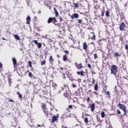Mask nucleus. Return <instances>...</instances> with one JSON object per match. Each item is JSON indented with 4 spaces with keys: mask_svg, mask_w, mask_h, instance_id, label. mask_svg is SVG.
I'll return each mask as SVG.
<instances>
[{
    "mask_svg": "<svg viewBox=\"0 0 128 128\" xmlns=\"http://www.w3.org/2000/svg\"><path fill=\"white\" fill-rule=\"evenodd\" d=\"M68 60V56L66 54H65L63 56V60L64 62H66Z\"/></svg>",
    "mask_w": 128,
    "mask_h": 128,
    "instance_id": "nucleus-18",
    "label": "nucleus"
},
{
    "mask_svg": "<svg viewBox=\"0 0 128 128\" xmlns=\"http://www.w3.org/2000/svg\"><path fill=\"white\" fill-rule=\"evenodd\" d=\"M57 56H58V58H60V56H58V55H57Z\"/></svg>",
    "mask_w": 128,
    "mask_h": 128,
    "instance_id": "nucleus-57",
    "label": "nucleus"
},
{
    "mask_svg": "<svg viewBox=\"0 0 128 128\" xmlns=\"http://www.w3.org/2000/svg\"><path fill=\"white\" fill-rule=\"evenodd\" d=\"M10 102H14V100L10 99Z\"/></svg>",
    "mask_w": 128,
    "mask_h": 128,
    "instance_id": "nucleus-48",
    "label": "nucleus"
},
{
    "mask_svg": "<svg viewBox=\"0 0 128 128\" xmlns=\"http://www.w3.org/2000/svg\"><path fill=\"white\" fill-rule=\"evenodd\" d=\"M73 4H74V6L75 8H79L80 6H78V4H76L74 2H73Z\"/></svg>",
    "mask_w": 128,
    "mask_h": 128,
    "instance_id": "nucleus-28",
    "label": "nucleus"
},
{
    "mask_svg": "<svg viewBox=\"0 0 128 128\" xmlns=\"http://www.w3.org/2000/svg\"><path fill=\"white\" fill-rule=\"evenodd\" d=\"M90 97H88L86 100L87 102H90Z\"/></svg>",
    "mask_w": 128,
    "mask_h": 128,
    "instance_id": "nucleus-46",
    "label": "nucleus"
},
{
    "mask_svg": "<svg viewBox=\"0 0 128 128\" xmlns=\"http://www.w3.org/2000/svg\"><path fill=\"white\" fill-rule=\"evenodd\" d=\"M92 74H95L96 72H92Z\"/></svg>",
    "mask_w": 128,
    "mask_h": 128,
    "instance_id": "nucleus-50",
    "label": "nucleus"
},
{
    "mask_svg": "<svg viewBox=\"0 0 128 128\" xmlns=\"http://www.w3.org/2000/svg\"><path fill=\"white\" fill-rule=\"evenodd\" d=\"M60 69L61 70H64V68H60Z\"/></svg>",
    "mask_w": 128,
    "mask_h": 128,
    "instance_id": "nucleus-52",
    "label": "nucleus"
},
{
    "mask_svg": "<svg viewBox=\"0 0 128 128\" xmlns=\"http://www.w3.org/2000/svg\"><path fill=\"white\" fill-rule=\"evenodd\" d=\"M92 84H94L96 82V81L94 80V78H92Z\"/></svg>",
    "mask_w": 128,
    "mask_h": 128,
    "instance_id": "nucleus-35",
    "label": "nucleus"
},
{
    "mask_svg": "<svg viewBox=\"0 0 128 128\" xmlns=\"http://www.w3.org/2000/svg\"><path fill=\"white\" fill-rule=\"evenodd\" d=\"M104 16V11L102 12V16Z\"/></svg>",
    "mask_w": 128,
    "mask_h": 128,
    "instance_id": "nucleus-39",
    "label": "nucleus"
},
{
    "mask_svg": "<svg viewBox=\"0 0 128 128\" xmlns=\"http://www.w3.org/2000/svg\"><path fill=\"white\" fill-rule=\"evenodd\" d=\"M125 48H126V50H128V44H126V45H125Z\"/></svg>",
    "mask_w": 128,
    "mask_h": 128,
    "instance_id": "nucleus-37",
    "label": "nucleus"
},
{
    "mask_svg": "<svg viewBox=\"0 0 128 128\" xmlns=\"http://www.w3.org/2000/svg\"><path fill=\"white\" fill-rule=\"evenodd\" d=\"M68 108H72V105L68 106Z\"/></svg>",
    "mask_w": 128,
    "mask_h": 128,
    "instance_id": "nucleus-42",
    "label": "nucleus"
},
{
    "mask_svg": "<svg viewBox=\"0 0 128 128\" xmlns=\"http://www.w3.org/2000/svg\"><path fill=\"white\" fill-rule=\"evenodd\" d=\"M83 48L84 50H88V44H86V42H84L83 44Z\"/></svg>",
    "mask_w": 128,
    "mask_h": 128,
    "instance_id": "nucleus-12",
    "label": "nucleus"
},
{
    "mask_svg": "<svg viewBox=\"0 0 128 128\" xmlns=\"http://www.w3.org/2000/svg\"><path fill=\"white\" fill-rule=\"evenodd\" d=\"M46 60H43L41 62V66H44V64H46Z\"/></svg>",
    "mask_w": 128,
    "mask_h": 128,
    "instance_id": "nucleus-26",
    "label": "nucleus"
},
{
    "mask_svg": "<svg viewBox=\"0 0 128 128\" xmlns=\"http://www.w3.org/2000/svg\"><path fill=\"white\" fill-rule=\"evenodd\" d=\"M84 120V122H86V124L88 123V118H85Z\"/></svg>",
    "mask_w": 128,
    "mask_h": 128,
    "instance_id": "nucleus-27",
    "label": "nucleus"
},
{
    "mask_svg": "<svg viewBox=\"0 0 128 128\" xmlns=\"http://www.w3.org/2000/svg\"><path fill=\"white\" fill-rule=\"evenodd\" d=\"M90 108H91V112H94V109L96 108V104H92L90 105Z\"/></svg>",
    "mask_w": 128,
    "mask_h": 128,
    "instance_id": "nucleus-10",
    "label": "nucleus"
},
{
    "mask_svg": "<svg viewBox=\"0 0 128 128\" xmlns=\"http://www.w3.org/2000/svg\"><path fill=\"white\" fill-rule=\"evenodd\" d=\"M33 42H34V44H37V46L38 48H40L42 46V43L39 42L38 43L37 40H32Z\"/></svg>",
    "mask_w": 128,
    "mask_h": 128,
    "instance_id": "nucleus-4",
    "label": "nucleus"
},
{
    "mask_svg": "<svg viewBox=\"0 0 128 128\" xmlns=\"http://www.w3.org/2000/svg\"><path fill=\"white\" fill-rule=\"evenodd\" d=\"M98 84H95V85L94 86V90L96 92H98Z\"/></svg>",
    "mask_w": 128,
    "mask_h": 128,
    "instance_id": "nucleus-17",
    "label": "nucleus"
},
{
    "mask_svg": "<svg viewBox=\"0 0 128 128\" xmlns=\"http://www.w3.org/2000/svg\"><path fill=\"white\" fill-rule=\"evenodd\" d=\"M126 26V24L124 22L121 23L120 26V30H124V27Z\"/></svg>",
    "mask_w": 128,
    "mask_h": 128,
    "instance_id": "nucleus-6",
    "label": "nucleus"
},
{
    "mask_svg": "<svg viewBox=\"0 0 128 128\" xmlns=\"http://www.w3.org/2000/svg\"><path fill=\"white\" fill-rule=\"evenodd\" d=\"M12 60L14 66H16V62H17L16 59V58H12Z\"/></svg>",
    "mask_w": 128,
    "mask_h": 128,
    "instance_id": "nucleus-14",
    "label": "nucleus"
},
{
    "mask_svg": "<svg viewBox=\"0 0 128 128\" xmlns=\"http://www.w3.org/2000/svg\"><path fill=\"white\" fill-rule=\"evenodd\" d=\"M81 106H84V108H86V106H84V104H82Z\"/></svg>",
    "mask_w": 128,
    "mask_h": 128,
    "instance_id": "nucleus-51",
    "label": "nucleus"
},
{
    "mask_svg": "<svg viewBox=\"0 0 128 128\" xmlns=\"http://www.w3.org/2000/svg\"><path fill=\"white\" fill-rule=\"evenodd\" d=\"M2 40H6V39H4V38H2Z\"/></svg>",
    "mask_w": 128,
    "mask_h": 128,
    "instance_id": "nucleus-55",
    "label": "nucleus"
},
{
    "mask_svg": "<svg viewBox=\"0 0 128 128\" xmlns=\"http://www.w3.org/2000/svg\"><path fill=\"white\" fill-rule=\"evenodd\" d=\"M76 66L78 70H82V65L81 63L80 64L76 63Z\"/></svg>",
    "mask_w": 128,
    "mask_h": 128,
    "instance_id": "nucleus-7",
    "label": "nucleus"
},
{
    "mask_svg": "<svg viewBox=\"0 0 128 128\" xmlns=\"http://www.w3.org/2000/svg\"><path fill=\"white\" fill-rule=\"evenodd\" d=\"M78 14H74L72 16H71L72 20H74V18H78Z\"/></svg>",
    "mask_w": 128,
    "mask_h": 128,
    "instance_id": "nucleus-9",
    "label": "nucleus"
},
{
    "mask_svg": "<svg viewBox=\"0 0 128 128\" xmlns=\"http://www.w3.org/2000/svg\"><path fill=\"white\" fill-rule=\"evenodd\" d=\"M73 106H74L75 108H78V107H76V106H74V105Z\"/></svg>",
    "mask_w": 128,
    "mask_h": 128,
    "instance_id": "nucleus-54",
    "label": "nucleus"
},
{
    "mask_svg": "<svg viewBox=\"0 0 128 128\" xmlns=\"http://www.w3.org/2000/svg\"><path fill=\"white\" fill-rule=\"evenodd\" d=\"M60 72H62V71H60Z\"/></svg>",
    "mask_w": 128,
    "mask_h": 128,
    "instance_id": "nucleus-58",
    "label": "nucleus"
},
{
    "mask_svg": "<svg viewBox=\"0 0 128 128\" xmlns=\"http://www.w3.org/2000/svg\"><path fill=\"white\" fill-rule=\"evenodd\" d=\"M93 94H98V92H93Z\"/></svg>",
    "mask_w": 128,
    "mask_h": 128,
    "instance_id": "nucleus-49",
    "label": "nucleus"
},
{
    "mask_svg": "<svg viewBox=\"0 0 128 128\" xmlns=\"http://www.w3.org/2000/svg\"><path fill=\"white\" fill-rule=\"evenodd\" d=\"M28 64L30 68H32V61H29L28 62Z\"/></svg>",
    "mask_w": 128,
    "mask_h": 128,
    "instance_id": "nucleus-30",
    "label": "nucleus"
},
{
    "mask_svg": "<svg viewBox=\"0 0 128 128\" xmlns=\"http://www.w3.org/2000/svg\"><path fill=\"white\" fill-rule=\"evenodd\" d=\"M115 56H120V54L118 52L115 53Z\"/></svg>",
    "mask_w": 128,
    "mask_h": 128,
    "instance_id": "nucleus-29",
    "label": "nucleus"
},
{
    "mask_svg": "<svg viewBox=\"0 0 128 128\" xmlns=\"http://www.w3.org/2000/svg\"><path fill=\"white\" fill-rule=\"evenodd\" d=\"M92 34L94 35L91 38V40H96V35L94 34V32H92Z\"/></svg>",
    "mask_w": 128,
    "mask_h": 128,
    "instance_id": "nucleus-21",
    "label": "nucleus"
},
{
    "mask_svg": "<svg viewBox=\"0 0 128 128\" xmlns=\"http://www.w3.org/2000/svg\"><path fill=\"white\" fill-rule=\"evenodd\" d=\"M77 74H78V76H80V74L81 76H84V71L82 70L81 72H77Z\"/></svg>",
    "mask_w": 128,
    "mask_h": 128,
    "instance_id": "nucleus-16",
    "label": "nucleus"
},
{
    "mask_svg": "<svg viewBox=\"0 0 128 128\" xmlns=\"http://www.w3.org/2000/svg\"><path fill=\"white\" fill-rule=\"evenodd\" d=\"M64 52L66 53V54H68V50H65L64 51Z\"/></svg>",
    "mask_w": 128,
    "mask_h": 128,
    "instance_id": "nucleus-44",
    "label": "nucleus"
},
{
    "mask_svg": "<svg viewBox=\"0 0 128 128\" xmlns=\"http://www.w3.org/2000/svg\"><path fill=\"white\" fill-rule=\"evenodd\" d=\"M98 58L96 54H94V59L96 60Z\"/></svg>",
    "mask_w": 128,
    "mask_h": 128,
    "instance_id": "nucleus-33",
    "label": "nucleus"
},
{
    "mask_svg": "<svg viewBox=\"0 0 128 128\" xmlns=\"http://www.w3.org/2000/svg\"><path fill=\"white\" fill-rule=\"evenodd\" d=\"M38 14H42V12L38 11Z\"/></svg>",
    "mask_w": 128,
    "mask_h": 128,
    "instance_id": "nucleus-53",
    "label": "nucleus"
},
{
    "mask_svg": "<svg viewBox=\"0 0 128 128\" xmlns=\"http://www.w3.org/2000/svg\"><path fill=\"white\" fill-rule=\"evenodd\" d=\"M43 110L44 112V113L45 114V116L48 118V110H46V105L44 104L43 105Z\"/></svg>",
    "mask_w": 128,
    "mask_h": 128,
    "instance_id": "nucleus-5",
    "label": "nucleus"
},
{
    "mask_svg": "<svg viewBox=\"0 0 128 128\" xmlns=\"http://www.w3.org/2000/svg\"><path fill=\"white\" fill-rule=\"evenodd\" d=\"M88 66L89 68H92V66H90V64H88Z\"/></svg>",
    "mask_w": 128,
    "mask_h": 128,
    "instance_id": "nucleus-40",
    "label": "nucleus"
},
{
    "mask_svg": "<svg viewBox=\"0 0 128 128\" xmlns=\"http://www.w3.org/2000/svg\"><path fill=\"white\" fill-rule=\"evenodd\" d=\"M99 46H102V40H99L98 42Z\"/></svg>",
    "mask_w": 128,
    "mask_h": 128,
    "instance_id": "nucleus-32",
    "label": "nucleus"
},
{
    "mask_svg": "<svg viewBox=\"0 0 128 128\" xmlns=\"http://www.w3.org/2000/svg\"><path fill=\"white\" fill-rule=\"evenodd\" d=\"M18 128H20V127L18 126Z\"/></svg>",
    "mask_w": 128,
    "mask_h": 128,
    "instance_id": "nucleus-59",
    "label": "nucleus"
},
{
    "mask_svg": "<svg viewBox=\"0 0 128 128\" xmlns=\"http://www.w3.org/2000/svg\"><path fill=\"white\" fill-rule=\"evenodd\" d=\"M64 96H65V98H70V94L68 93L64 92Z\"/></svg>",
    "mask_w": 128,
    "mask_h": 128,
    "instance_id": "nucleus-19",
    "label": "nucleus"
},
{
    "mask_svg": "<svg viewBox=\"0 0 128 128\" xmlns=\"http://www.w3.org/2000/svg\"><path fill=\"white\" fill-rule=\"evenodd\" d=\"M106 16L107 18H108L110 16V11H108V10L106 11Z\"/></svg>",
    "mask_w": 128,
    "mask_h": 128,
    "instance_id": "nucleus-22",
    "label": "nucleus"
},
{
    "mask_svg": "<svg viewBox=\"0 0 128 128\" xmlns=\"http://www.w3.org/2000/svg\"><path fill=\"white\" fill-rule=\"evenodd\" d=\"M105 116H106V114H104V112H102L101 116H102V118H104Z\"/></svg>",
    "mask_w": 128,
    "mask_h": 128,
    "instance_id": "nucleus-25",
    "label": "nucleus"
},
{
    "mask_svg": "<svg viewBox=\"0 0 128 128\" xmlns=\"http://www.w3.org/2000/svg\"><path fill=\"white\" fill-rule=\"evenodd\" d=\"M78 24H82V20H78Z\"/></svg>",
    "mask_w": 128,
    "mask_h": 128,
    "instance_id": "nucleus-31",
    "label": "nucleus"
},
{
    "mask_svg": "<svg viewBox=\"0 0 128 128\" xmlns=\"http://www.w3.org/2000/svg\"><path fill=\"white\" fill-rule=\"evenodd\" d=\"M54 12L56 14L55 16L58 18V10H56V8H54Z\"/></svg>",
    "mask_w": 128,
    "mask_h": 128,
    "instance_id": "nucleus-13",
    "label": "nucleus"
},
{
    "mask_svg": "<svg viewBox=\"0 0 128 128\" xmlns=\"http://www.w3.org/2000/svg\"><path fill=\"white\" fill-rule=\"evenodd\" d=\"M8 84H10V86H12L11 84H12V78H8Z\"/></svg>",
    "mask_w": 128,
    "mask_h": 128,
    "instance_id": "nucleus-24",
    "label": "nucleus"
},
{
    "mask_svg": "<svg viewBox=\"0 0 128 128\" xmlns=\"http://www.w3.org/2000/svg\"><path fill=\"white\" fill-rule=\"evenodd\" d=\"M58 116H53L52 118V124L54 122H56V120H58Z\"/></svg>",
    "mask_w": 128,
    "mask_h": 128,
    "instance_id": "nucleus-8",
    "label": "nucleus"
},
{
    "mask_svg": "<svg viewBox=\"0 0 128 128\" xmlns=\"http://www.w3.org/2000/svg\"><path fill=\"white\" fill-rule=\"evenodd\" d=\"M16 94L18 95V96L20 98H22V94L20 93V92H16Z\"/></svg>",
    "mask_w": 128,
    "mask_h": 128,
    "instance_id": "nucleus-20",
    "label": "nucleus"
},
{
    "mask_svg": "<svg viewBox=\"0 0 128 128\" xmlns=\"http://www.w3.org/2000/svg\"><path fill=\"white\" fill-rule=\"evenodd\" d=\"M38 128H42V125L38 124L37 125Z\"/></svg>",
    "mask_w": 128,
    "mask_h": 128,
    "instance_id": "nucleus-45",
    "label": "nucleus"
},
{
    "mask_svg": "<svg viewBox=\"0 0 128 128\" xmlns=\"http://www.w3.org/2000/svg\"><path fill=\"white\" fill-rule=\"evenodd\" d=\"M91 44H94V42H92Z\"/></svg>",
    "mask_w": 128,
    "mask_h": 128,
    "instance_id": "nucleus-56",
    "label": "nucleus"
},
{
    "mask_svg": "<svg viewBox=\"0 0 128 128\" xmlns=\"http://www.w3.org/2000/svg\"><path fill=\"white\" fill-rule=\"evenodd\" d=\"M59 19H60V22H62V17H60Z\"/></svg>",
    "mask_w": 128,
    "mask_h": 128,
    "instance_id": "nucleus-41",
    "label": "nucleus"
},
{
    "mask_svg": "<svg viewBox=\"0 0 128 128\" xmlns=\"http://www.w3.org/2000/svg\"><path fill=\"white\" fill-rule=\"evenodd\" d=\"M118 106L120 108V110H123L124 112V116H126V114H128V113L126 112V106L120 103H119Z\"/></svg>",
    "mask_w": 128,
    "mask_h": 128,
    "instance_id": "nucleus-2",
    "label": "nucleus"
},
{
    "mask_svg": "<svg viewBox=\"0 0 128 128\" xmlns=\"http://www.w3.org/2000/svg\"><path fill=\"white\" fill-rule=\"evenodd\" d=\"M0 68H2V64L0 63Z\"/></svg>",
    "mask_w": 128,
    "mask_h": 128,
    "instance_id": "nucleus-47",
    "label": "nucleus"
},
{
    "mask_svg": "<svg viewBox=\"0 0 128 128\" xmlns=\"http://www.w3.org/2000/svg\"><path fill=\"white\" fill-rule=\"evenodd\" d=\"M26 20L27 24H30V16H28L26 18Z\"/></svg>",
    "mask_w": 128,
    "mask_h": 128,
    "instance_id": "nucleus-11",
    "label": "nucleus"
},
{
    "mask_svg": "<svg viewBox=\"0 0 128 128\" xmlns=\"http://www.w3.org/2000/svg\"><path fill=\"white\" fill-rule=\"evenodd\" d=\"M111 74H114L116 78H118L116 76V72H118V67L116 65H112L110 68Z\"/></svg>",
    "mask_w": 128,
    "mask_h": 128,
    "instance_id": "nucleus-1",
    "label": "nucleus"
},
{
    "mask_svg": "<svg viewBox=\"0 0 128 128\" xmlns=\"http://www.w3.org/2000/svg\"><path fill=\"white\" fill-rule=\"evenodd\" d=\"M112 126V124H110V126Z\"/></svg>",
    "mask_w": 128,
    "mask_h": 128,
    "instance_id": "nucleus-60",
    "label": "nucleus"
},
{
    "mask_svg": "<svg viewBox=\"0 0 128 128\" xmlns=\"http://www.w3.org/2000/svg\"><path fill=\"white\" fill-rule=\"evenodd\" d=\"M14 38H16V40H20V38L18 34H15L14 36Z\"/></svg>",
    "mask_w": 128,
    "mask_h": 128,
    "instance_id": "nucleus-15",
    "label": "nucleus"
},
{
    "mask_svg": "<svg viewBox=\"0 0 128 128\" xmlns=\"http://www.w3.org/2000/svg\"><path fill=\"white\" fill-rule=\"evenodd\" d=\"M49 60H50V62H54V58H52V56H50Z\"/></svg>",
    "mask_w": 128,
    "mask_h": 128,
    "instance_id": "nucleus-23",
    "label": "nucleus"
},
{
    "mask_svg": "<svg viewBox=\"0 0 128 128\" xmlns=\"http://www.w3.org/2000/svg\"><path fill=\"white\" fill-rule=\"evenodd\" d=\"M117 114H120L122 113L120 112V110H117Z\"/></svg>",
    "mask_w": 128,
    "mask_h": 128,
    "instance_id": "nucleus-36",
    "label": "nucleus"
},
{
    "mask_svg": "<svg viewBox=\"0 0 128 128\" xmlns=\"http://www.w3.org/2000/svg\"><path fill=\"white\" fill-rule=\"evenodd\" d=\"M72 88H76V84H73L72 85Z\"/></svg>",
    "mask_w": 128,
    "mask_h": 128,
    "instance_id": "nucleus-43",
    "label": "nucleus"
},
{
    "mask_svg": "<svg viewBox=\"0 0 128 128\" xmlns=\"http://www.w3.org/2000/svg\"><path fill=\"white\" fill-rule=\"evenodd\" d=\"M28 76L30 78H32V74L30 72Z\"/></svg>",
    "mask_w": 128,
    "mask_h": 128,
    "instance_id": "nucleus-38",
    "label": "nucleus"
},
{
    "mask_svg": "<svg viewBox=\"0 0 128 128\" xmlns=\"http://www.w3.org/2000/svg\"><path fill=\"white\" fill-rule=\"evenodd\" d=\"M57 22L58 20H56V18L50 17L48 20V24H50V22L56 24V22Z\"/></svg>",
    "mask_w": 128,
    "mask_h": 128,
    "instance_id": "nucleus-3",
    "label": "nucleus"
},
{
    "mask_svg": "<svg viewBox=\"0 0 128 128\" xmlns=\"http://www.w3.org/2000/svg\"><path fill=\"white\" fill-rule=\"evenodd\" d=\"M106 94H107V96H110V91H108L106 93Z\"/></svg>",
    "mask_w": 128,
    "mask_h": 128,
    "instance_id": "nucleus-34",
    "label": "nucleus"
}]
</instances>
